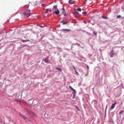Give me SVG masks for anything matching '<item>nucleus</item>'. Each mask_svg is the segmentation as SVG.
<instances>
[{"mask_svg":"<svg viewBox=\"0 0 124 124\" xmlns=\"http://www.w3.org/2000/svg\"><path fill=\"white\" fill-rule=\"evenodd\" d=\"M23 14L24 16L27 17H29L31 14L30 13V10H28L26 12H24Z\"/></svg>","mask_w":124,"mask_h":124,"instance_id":"f257e3e1","label":"nucleus"},{"mask_svg":"<svg viewBox=\"0 0 124 124\" xmlns=\"http://www.w3.org/2000/svg\"><path fill=\"white\" fill-rule=\"evenodd\" d=\"M49 57L48 56L47 57L44 59L43 60H42V61H44L46 63H49L50 62L48 61Z\"/></svg>","mask_w":124,"mask_h":124,"instance_id":"f03ea898","label":"nucleus"},{"mask_svg":"<svg viewBox=\"0 0 124 124\" xmlns=\"http://www.w3.org/2000/svg\"><path fill=\"white\" fill-rule=\"evenodd\" d=\"M116 104V102H115L114 103L112 104V106L110 108V109L111 110L113 109L114 108Z\"/></svg>","mask_w":124,"mask_h":124,"instance_id":"7ed1b4c3","label":"nucleus"},{"mask_svg":"<svg viewBox=\"0 0 124 124\" xmlns=\"http://www.w3.org/2000/svg\"><path fill=\"white\" fill-rule=\"evenodd\" d=\"M19 114L21 117H23L24 119H27V117L24 115L20 113H19Z\"/></svg>","mask_w":124,"mask_h":124,"instance_id":"20e7f679","label":"nucleus"},{"mask_svg":"<svg viewBox=\"0 0 124 124\" xmlns=\"http://www.w3.org/2000/svg\"><path fill=\"white\" fill-rule=\"evenodd\" d=\"M60 12L59 10L58 9H56V11L54 12V13L57 15H58Z\"/></svg>","mask_w":124,"mask_h":124,"instance_id":"39448f33","label":"nucleus"},{"mask_svg":"<svg viewBox=\"0 0 124 124\" xmlns=\"http://www.w3.org/2000/svg\"><path fill=\"white\" fill-rule=\"evenodd\" d=\"M62 13L63 14L64 16H66V12L65 11V8H63L62 9Z\"/></svg>","mask_w":124,"mask_h":124,"instance_id":"423d86ee","label":"nucleus"},{"mask_svg":"<svg viewBox=\"0 0 124 124\" xmlns=\"http://www.w3.org/2000/svg\"><path fill=\"white\" fill-rule=\"evenodd\" d=\"M75 1H72L71 0H69V3L70 4H73L75 3Z\"/></svg>","mask_w":124,"mask_h":124,"instance_id":"0eeeda50","label":"nucleus"},{"mask_svg":"<svg viewBox=\"0 0 124 124\" xmlns=\"http://www.w3.org/2000/svg\"><path fill=\"white\" fill-rule=\"evenodd\" d=\"M69 87L71 89L72 91H73L74 93H76V91L73 88H72V87L70 86H69Z\"/></svg>","mask_w":124,"mask_h":124,"instance_id":"6e6552de","label":"nucleus"},{"mask_svg":"<svg viewBox=\"0 0 124 124\" xmlns=\"http://www.w3.org/2000/svg\"><path fill=\"white\" fill-rule=\"evenodd\" d=\"M69 87L71 89L72 91H73L74 93H76V91L73 88H72V87L70 86H69Z\"/></svg>","mask_w":124,"mask_h":124,"instance_id":"1a4fd4ad","label":"nucleus"},{"mask_svg":"<svg viewBox=\"0 0 124 124\" xmlns=\"http://www.w3.org/2000/svg\"><path fill=\"white\" fill-rule=\"evenodd\" d=\"M69 87L71 89L72 91H73L74 93H76V91L73 88H72V87L70 86H69Z\"/></svg>","mask_w":124,"mask_h":124,"instance_id":"9d476101","label":"nucleus"},{"mask_svg":"<svg viewBox=\"0 0 124 124\" xmlns=\"http://www.w3.org/2000/svg\"><path fill=\"white\" fill-rule=\"evenodd\" d=\"M69 87L71 89L72 91H73L74 93H76V91L73 88H72V87L70 86H69Z\"/></svg>","mask_w":124,"mask_h":124,"instance_id":"9b49d317","label":"nucleus"},{"mask_svg":"<svg viewBox=\"0 0 124 124\" xmlns=\"http://www.w3.org/2000/svg\"><path fill=\"white\" fill-rule=\"evenodd\" d=\"M113 55L114 54L112 51L110 53V56L112 58L113 57Z\"/></svg>","mask_w":124,"mask_h":124,"instance_id":"f8f14e48","label":"nucleus"},{"mask_svg":"<svg viewBox=\"0 0 124 124\" xmlns=\"http://www.w3.org/2000/svg\"><path fill=\"white\" fill-rule=\"evenodd\" d=\"M73 67L74 68V69L75 70V71L76 72V73L78 75V72H77V71L76 70V68H75V67L73 66Z\"/></svg>","mask_w":124,"mask_h":124,"instance_id":"ddd939ff","label":"nucleus"},{"mask_svg":"<svg viewBox=\"0 0 124 124\" xmlns=\"http://www.w3.org/2000/svg\"><path fill=\"white\" fill-rule=\"evenodd\" d=\"M62 31H71V30L69 29H64L62 30Z\"/></svg>","mask_w":124,"mask_h":124,"instance_id":"4468645a","label":"nucleus"},{"mask_svg":"<svg viewBox=\"0 0 124 124\" xmlns=\"http://www.w3.org/2000/svg\"><path fill=\"white\" fill-rule=\"evenodd\" d=\"M102 17L104 19H108V17H105V16H102Z\"/></svg>","mask_w":124,"mask_h":124,"instance_id":"2eb2a0df","label":"nucleus"},{"mask_svg":"<svg viewBox=\"0 0 124 124\" xmlns=\"http://www.w3.org/2000/svg\"><path fill=\"white\" fill-rule=\"evenodd\" d=\"M29 41V40H25L22 39V42H26L27 41Z\"/></svg>","mask_w":124,"mask_h":124,"instance_id":"dca6fc26","label":"nucleus"},{"mask_svg":"<svg viewBox=\"0 0 124 124\" xmlns=\"http://www.w3.org/2000/svg\"><path fill=\"white\" fill-rule=\"evenodd\" d=\"M56 69L59 70L61 72L62 71V70L61 69L57 68H56Z\"/></svg>","mask_w":124,"mask_h":124,"instance_id":"f3484780","label":"nucleus"},{"mask_svg":"<svg viewBox=\"0 0 124 124\" xmlns=\"http://www.w3.org/2000/svg\"><path fill=\"white\" fill-rule=\"evenodd\" d=\"M77 10L79 11H81V9L80 8H78L77 9Z\"/></svg>","mask_w":124,"mask_h":124,"instance_id":"a211bd4d","label":"nucleus"},{"mask_svg":"<svg viewBox=\"0 0 124 124\" xmlns=\"http://www.w3.org/2000/svg\"><path fill=\"white\" fill-rule=\"evenodd\" d=\"M48 9H46V11L45 12V13H47L48 12Z\"/></svg>","mask_w":124,"mask_h":124,"instance_id":"6ab92c4d","label":"nucleus"},{"mask_svg":"<svg viewBox=\"0 0 124 124\" xmlns=\"http://www.w3.org/2000/svg\"><path fill=\"white\" fill-rule=\"evenodd\" d=\"M86 14H87V12H84L83 13V14L84 15H86Z\"/></svg>","mask_w":124,"mask_h":124,"instance_id":"aec40b11","label":"nucleus"},{"mask_svg":"<svg viewBox=\"0 0 124 124\" xmlns=\"http://www.w3.org/2000/svg\"><path fill=\"white\" fill-rule=\"evenodd\" d=\"M124 111L123 110H122L119 112V114L120 115L122 113H123Z\"/></svg>","mask_w":124,"mask_h":124,"instance_id":"412c9836","label":"nucleus"},{"mask_svg":"<svg viewBox=\"0 0 124 124\" xmlns=\"http://www.w3.org/2000/svg\"><path fill=\"white\" fill-rule=\"evenodd\" d=\"M67 23V22H63V25H64L65 24H66Z\"/></svg>","mask_w":124,"mask_h":124,"instance_id":"4be33fe9","label":"nucleus"},{"mask_svg":"<svg viewBox=\"0 0 124 124\" xmlns=\"http://www.w3.org/2000/svg\"><path fill=\"white\" fill-rule=\"evenodd\" d=\"M57 7V6L56 5H54L53 6V8H56Z\"/></svg>","mask_w":124,"mask_h":124,"instance_id":"5701e85b","label":"nucleus"},{"mask_svg":"<svg viewBox=\"0 0 124 124\" xmlns=\"http://www.w3.org/2000/svg\"><path fill=\"white\" fill-rule=\"evenodd\" d=\"M93 34H94L95 35H96L97 34V33H95V31H94L93 32Z\"/></svg>","mask_w":124,"mask_h":124,"instance_id":"b1692460","label":"nucleus"},{"mask_svg":"<svg viewBox=\"0 0 124 124\" xmlns=\"http://www.w3.org/2000/svg\"><path fill=\"white\" fill-rule=\"evenodd\" d=\"M121 17V16L120 15H118L116 17V18H119Z\"/></svg>","mask_w":124,"mask_h":124,"instance_id":"393cba45","label":"nucleus"},{"mask_svg":"<svg viewBox=\"0 0 124 124\" xmlns=\"http://www.w3.org/2000/svg\"><path fill=\"white\" fill-rule=\"evenodd\" d=\"M107 105L106 106V109H105V111H106V109H107Z\"/></svg>","mask_w":124,"mask_h":124,"instance_id":"a878e982","label":"nucleus"},{"mask_svg":"<svg viewBox=\"0 0 124 124\" xmlns=\"http://www.w3.org/2000/svg\"><path fill=\"white\" fill-rule=\"evenodd\" d=\"M45 4H42L41 5L43 6H44L45 5Z\"/></svg>","mask_w":124,"mask_h":124,"instance_id":"bb28decb","label":"nucleus"},{"mask_svg":"<svg viewBox=\"0 0 124 124\" xmlns=\"http://www.w3.org/2000/svg\"><path fill=\"white\" fill-rule=\"evenodd\" d=\"M63 21H62L61 22V23H63Z\"/></svg>","mask_w":124,"mask_h":124,"instance_id":"cd10ccee","label":"nucleus"},{"mask_svg":"<svg viewBox=\"0 0 124 124\" xmlns=\"http://www.w3.org/2000/svg\"><path fill=\"white\" fill-rule=\"evenodd\" d=\"M40 26V27H43V26Z\"/></svg>","mask_w":124,"mask_h":124,"instance_id":"c85d7f7f","label":"nucleus"},{"mask_svg":"<svg viewBox=\"0 0 124 124\" xmlns=\"http://www.w3.org/2000/svg\"><path fill=\"white\" fill-rule=\"evenodd\" d=\"M84 22V23H86V22H85V21L84 22Z\"/></svg>","mask_w":124,"mask_h":124,"instance_id":"c756f323","label":"nucleus"},{"mask_svg":"<svg viewBox=\"0 0 124 124\" xmlns=\"http://www.w3.org/2000/svg\"><path fill=\"white\" fill-rule=\"evenodd\" d=\"M49 11H50V12H51V10H49Z\"/></svg>","mask_w":124,"mask_h":124,"instance_id":"7c9ffc66","label":"nucleus"}]
</instances>
